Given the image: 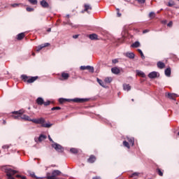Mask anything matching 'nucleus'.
<instances>
[{"instance_id": "11", "label": "nucleus", "mask_w": 179, "mask_h": 179, "mask_svg": "<svg viewBox=\"0 0 179 179\" xmlns=\"http://www.w3.org/2000/svg\"><path fill=\"white\" fill-rule=\"evenodd\" d=\"M40 3L42 8H50V4L45 0L41 1Z\"/></svg>"}, {"instance_id": "17", "label": "nucleus", "mask_w": 179, "mask_h": 179, "mask_svg": "<svg viewBox=\"0 0 179 179\" xmlns=\"http://www.w3.org/2000/svg\"><path fill=\"white\" fill-rule=\"evenodd\" d=\"M126 57H127V58H130L131 59H134L135 58V54H134V52H127L126 53Z\"/></svg>"}, {"instance_id": "47", "label": "nucleus", "mask_w": 179, "mask_h": 179, "mask_svg": "<svg viewBox=\"0 0 179 179\" xmlns=\"http://www.w3.org/2000/svg\"><path fill=\"white\" fill-rule=\"evenodd\" d=\"M12 6H13V8H16V6H19V4L18 3H14V4H12Z\"/></svg>"}, {"instance_id": "43", "label": "nucleus", "mask_w": 179, "mask_h": 179, "mask_svg": "<svg viewBox=\"0 0 179 179\" xmlns=\"http://www.w3.org/2000/svg\"><path fill=\"white\" fill-rule=\"evenodd\" d=\"M136 176H139V173L135 172V173H132V175L130 177H135Z\"/></svg>"}, {"instance_id": "41", "label": "nucleus", "mask_w": 179, "mask_h": 179, "mask_svg": "<svg viewBox=\"0 0 179 179\" xmlns=\"http://www.w3.org/2000/svg\"><path fill=\"white\" fill-rule=\"evenodd\" d=\"M2 148L3 149H9V148H10V145H3Z\"/></svg>"}, {"instance_id": "3", "label": "nucleus", "mask_w": 179, "mask_h": 179, "mask_svg": "<svg viewBox=\"0 0 179 179\" xmlns=\"http://www.w3.org/2000/svg\"><path fill=\"white\" fill-rule=\"evenodd\" d=\"M21 78L22 80H24V82H27V83H33L36 82V79H38V76L30 77V76H27V75H22Z\"/></svg>"}, {"instance_id": "7", "label": "nucleus", "mask_w": 179, "mask_h": 179, "mask_svg": "<svg viewBox=\"0 0 179 179\" xmlns=\"http://www.w3.org/2000/svg\"><path fill=\"white\" fill-rule=\"evenodd\" d=\"M48 46H50V43H46L45 44L38 45V47H36V50L37 52H38L39 51H41V50H43V48H45V47H48Z\"/></svg>"}, {"instance_id": "27", "label": "nucleus", "mask_w": 179, "mask_h": 179, "mask_svg": "<svg viewBox=\"0 0 179 179\" xmlns=\"http://www.w3.org/2000/svg\"><path fill=\"white\" fill-rule=\"evenodd\" d=\"M156 171L157 174L159 176V177H163V173H164V171H162V169L157 168Z\"/></svg>"}, {"instance_id": "39", "label": "nucleus", "mask_w": 179, "mask_h": 179, "mask_svg": "<svg viewBox=\"0 0 179 179\" xmlns=\"http://www.w3.org/2000/svg\"><path fill=\"white\" fill-rule=\"evenodd\" d=\"M17 178L27 179L26 176H22L20 175L16 176Z\"/></svg>"}, {"instance_id": "21", "label": "nucleus", "mask_w": 179, "mask_h": 179, "mask_svg": "<svg viewBox=\"0 0 179 179\" xmlns=\"http://www.w3.org/2000/svg\"><path fill=\"white\" fill-rule=\"evenodd\" d=\"M136 73L138 75V76H141V78H145L146 75H145V73H143V71H141L139 70L136 71Z\"/></svg>"}, {"instance_id": "29", "label": "nucleus", "mask_w": 179, "mask_h": 179, "mask_svg": "<svg viewBox=\"0 0 179 179\" xmlns=\"http://www.w3.org/2000/svg\"><path fill=\"white\" fill-rule=\"evenodd\" d=\"M104 82L106 83H111V82H113V78L111 77H106L104 80Z\"/></svg>"}, {"instance_id": "49", "label": "nucleus", "mask_w": 179, "mask_h": 179, "mask_svg": "<svg viewBox=\"0 0 179 179\" xmlns=\"http://www.w3.org/2000/svg\"><path fill=\"white\" fill-rule=\"evenodd\" d=\"M143 34H146V33H149V30L148 29H145L143 31Z\"/></svg>"}, {"instance_id": "1", "label": "nucleus", "mask_w": 179, "mask_h": 179, "mask_svg": "<svg viewBox=\"0 0 179 179\" xmlns=\"http://www.w3.org/2000/svg\"><path fill=\"white\" fill-rule=\"evenodd\" d=\"M14 114L12 117L14 120H24L25 121H30L34 122V124H39L43 128H51L52 127V124L48 122L45 123V120L43 117L38 118V119H31L28 115H24V110L21 109L18 111L13 112Z\"/></svg>"}, {"instance_id": "2", "label": "nucleus", "mask_w": 179, "mask_h": 179, "mask_svg": "<svg viewBox=\"0 0 179 179\" xmlns=\"http://www.w3.org/2000/svg\"><path fill=\"white\" fill-rule=\"evenodd\" d=\"M2 171L6 173L7 179H15L13 178V176L17 173L16 170H13L10 169L9 166H3L2 167Z\"/></svg>"}, {"instance_id": "60", "label": "nucleus", "mask_w": 179, "mask_h": 179, "mask_svg": "<svg viewBox=\"0 0 179 179\" xmlns=\"http://www.w3.org/2000/svg\"><path fill=\"white\" fill-rule=\"evenodd\" d=\"M178 1H179V0H178Z\"/></svg>"}, {"instance_id": "30", "label": "nucleus", "mask_w": 179, "mask_h": 179, "mask_svg": "<svg viewBox=\"0 0 179 179\" xmlns=\"http://www.w3.org/2000/svg\"><path fill=\"white\" fill-rule=\"evenodd\" d=\"M63 24L65 26L66 24H69V26H73V24L71 22V20L69 19H67L66 21L63 22Z\"/></svg>"}, {"instance_id": "59", "label": "nucleus", "mask_w": 179, "mask_h": 179, "mask_svg": "<svg viewBox=\"0 0 179 179\" xmlns=\"http://www.w3.org/2000/svg\"><path fill=\"white\" fill-rule=\"evenodd\" d=\"M0 153H1V151H0Z\"/></svg>"}, {"instance_id": "23", "label": "nucleus", "mask_w": 179, "mask_h": 179, "mask_svg": "<svg viewBox=\"0 0 179 179\" xmlns=\"http://www.w3.org/2000/svg\"><path fill=\"white\" fill-rule=\"evenodd\" d=\"M123 89L124 90L129 92V90H131V86L129 84H124L123 85Z\"/></svg>"}, {"instance_id": "36", "label": "nucleus", "mask_w": 179, "mask_h": 179, "mask_svg": "<svg viewBox=\"0 0 179 179\" xmlns=\"http://www.w3.org/2000/svg\"><path fill=\"white\" fill-rule=\"evenodd\" d=\"M174 5H176V3L173 1H169L168 3L169 7L174 6Z\"/></svg>"}, {"instance_id": "6", "label": "nucleus", "mask_w": 179, "mask_h": 179, "mask_svg": "<svg viewBox=\"0 0 179 179\" xmlns=\"http://www.w3.org/2000/svg\"><path fill=\"white\" fill-rule=\"evenodd\" d=\"M80 69H81V71H89V72H91L92 73H93V72H94V68L92 66H81L80 67Z\"/></svg>"}, {"instance_id": "51", "label": "nucleus", "mask_w": 179, "mask_h": 179, "mask_svg": "<svg viewBox=\"0 0 179 179\" xmlns=\"http://www.w3.org/2000/svg\"><path fill=\"white\" fill-rule=\"evenodd\" d=\"M48 138H49V141H50V142L54 143V141H52V138H51V136H48Z\"/></svg>"}, {"instance_id": "22", "label": "nucleus", "mask_w": 179, "mask_h": 179, "mask_svg": "<svg viewBox=\"0 0 179 179\" xmlns=\"http://www.w3.org/2000/svg\"><path fill=\"white\" fill-rule=\"evenodd\" d=\"M165 75L166 76H170L171 75V69L170 67L165 70Z\"/></svg>"}, {"instance_id": "26", "label": "nucleus", "mask_w": 179, "mask_h": 179, "mask_svg": "<svg viewBox=\"0 0 179 179\" xmlns=\"http://www.w3.org/2000/svg\"><path fill=\"white\" fill-rule=\"evenodd\" d=\"M123 146H124V148H127V149H131V145L127 141H123Z\"/></svg>"}, {"instance_id": "34", "label": "nucleus", "mask_w": 179, "mask_h": 179, "mask_svg": "<svg viewBox=\"0 0 179 179\" xmlns=\"http://www.w3.org/2000/svg\"><path fill=\"white\" fill-rule=\"evenodd\" d=\"M137 51L138 52H139L142 59H145V55H143V52H142V50L141 49H138Z\"/></svg>"}, {"instance_id": "38", "label": "nucleus", "mask_w": 179, "mask_h": 179, "mask_svg": "<svg viewBox=\"0 0 179 179\" xmlns=\"http://www.w3.org/2000/svg\"><path fill=\"white\" fill-rule=\"evenodd\" d=\"M52 111H55V110H61V107L55 106L51 108Z\"/></svg>"}, {"instance_id": "8", "label": "nucleus", "mask_w": 179, "mask_h": 179, "mask_svg": "<svg viewBox=\"0 0 179 179\" xmlns=\"http://www.w3.org/2000/svg\"><path fill=\"white\" fill-rule=\"evenodd\" d=\"M73 101H75V103H86L87 101H89V99L76 98L73 99Z\"/></svg>"}, {"instance_id": "13", "label": "nucleus", "mask_w": 179, "mask_h": 179, "mask_svg": "<svg viewBox=\"0 0 179 179\" xmlns=\"http://www.w3.org/2000/svg\"><path fill=\"white\" fill-rule=\"evenodd\" d=\"M127 141H128V143L130 144V146H134L135 143V138L133 137H127Z\"/></svg>"}, {"instance_id": "40", "label": "nucleus", "mask_w": 179, "mask_h": 179, "mask_svg": "<svg viewBox=\"0 0 179 179\" xmlns=\"http://www.w3.org/2000/svg\"><path fill=\"white\" fill-rule=\"evenodd\" d=\"M50 103H51V101H48L46 102L43 101V105L44 106H50Z\"/></svg>"}, {"instance_id": "57", "label": "nucleus", "mask_w": 179, "mask_h": 179, "mask_svg": "<svg viewBox=\"0 0 179 179\" xmlns=\"http://www.w3.org/2000/svg\"><path fill=\"white\" fill-rule=\"evenodd\" d=\"M131 101H135V100L134 99H131Z\"/></svg>"}, {"instance_id": "18", "label": "nucleus", "mask_w": 179, "mask_h": 179, "mask_svg": "<svg viewBox=\"0 0 179 179\" xmlns=\"http://www.w3.org/2000/svg\"><path fill=\"white\" fill-rule=\"evenodd\" d=\"M157 67L159 68V69H163L164 68L166 67V64L162 62H158L157 64Z\"/></svg>"}, {"instance_id": "56", "label": "nucleus", "mask_w": 179, "mask_h": 179, "mask_svg": "<svg viewBox=\"0 0 179 179\" xmlns=\"http://www.w3.org/2000/svg\"><path fill=\"white\" fill-rule=\"evenodd\" d=\"M48 31H51V29H48Z\"/></svg>"}, {"instance_id": "10", "label": "nucleus", "mask_w": 179, "mask_h": 179, "mask_svg": "<svg viewBox=\"0 0 179 179\" xmlns=\"http://www.w3.org/2000/svg\"><path fill=\"white\" fill-rule=\"evenodd\" d=\"M111 72L115 75H118L119 73H120L121 70L118 67H113L111 69Z\"/></svg>"}, {"instance_id": "45", "label": "nucleus", "mask_w": 179, "mask_h": 179, "mask_svg": "<svg viewBox=\"0 0 179 179\" xmlns=\"http://www.w3.org/2000/svg\"><path fill=\"white\" fill-rule=\"evenodd\" d=\"M138 3H145L146 0H137Z\"/></svg>"}, {"instance_id": "32", "label": "nucleus", "mask_w": 179, "mask_h": 179, "mask_svg": "<svg viewBox=\"0 0 179 179\" xmlns=\"http://www.w3.org/2000/svg\"><path fill=\"white\" fill-rule=\"evenodd\" d=\"M148 16L150 19H155V17H156V13H155V12H151L149 13Z\"/></svg>"}, {"instance_id": "9", "label": "nucleus", "mask_w": 179, "mask_h": 179, "mask_svg": "<svg viewBox=\"0 0 179 179\" xmlns=\"http://www.w3.org/2000/svg\"><path fill=\"white\" fill-rule=\"evenodd\" d=\"M69 78V73L63 72L62 73V78H59L60 80H68Z\"/></svg>"}, {"instance_id": "55", "label": "nucleus", "mask_w": 179, "mask_h": 179, "mask_svg": "<svg viewBox=\"0 0 179 179\" xmlns=\"http://www.w3.org/2000/svg\"><path fill=\"white\" fill-rule=\"evenodd\" d=\"M32 55H33V57H34L36 55V53L32 52Z\"/></svg>"}, {"instance_id": "15", "label": "nucleus", "mask_w": 179, "mask_h": 179, "mask_svg": "<svg viewBox=\"0 0 179 179\" xmlns=\"http://www.w3.org/2000/svg\"><path fill=\"white\" fill-rule=\"evenodd\" d=\"M36 103L38 106H43V104L44 103V99H43V98L41 97H38L36 99Z\"/></svg>"}, {"instance_id": "37", "label": "nucleus", "mask_w": 179, "mask_h": 179, "mask_svg": "<svg viewBox=\"0 0 179 179\" xmlns=\"http://www.w3.org/2000/svg\"><path fill=\"white\" fill-rule=\"evenodd\" d=\"M27 12H34V8H30V7H27Z\"/></svg>"}, {"instance_id": "24", "label": "nucleus", "mask_w": 179, "mask_h": 179, "mask_svg": "<svg viewBox=\"0 0 179 179\" xmlns=\"http://www.w3.org/2000/svg\"><path fill=\"white\" fill-rule=\"evenodd\" d=\"M45 139H47V136L41 134L39 137H38V141L39 142H43V141H45Z\"/></svg>"}, {"instance_id": "35", "label": "nucleus", "mask_w": 179, "mask_h": 179, "mask_svg": "<svg viewBox=\"0 0 179 179\" xmlns=\"http://www.w3.org/2000/svg\"><path fill=\"white\" fill-rule=\"evenodd\" d=\"M29 2H30V3H31V5H37L38 1L37 0H28Z\"/></svg>"}, {"instance_id": "52", "label": "nucleus", "mask_w": 179, "mask_h": 179, "mask_svg": "<svg viewBox=\"0 0 179 179\" xmlns=\"http://www.w3.org/2000/svg\"><path fill=\"white\" fill-rule=\"evenodd\" d=\"M92 179H101V178L99 176H95Z\"/></svg>"}, {"instance_id": "25", "label": "nucleus", "mask_w": 179, "mask_h": 179, "mask_svg": "<svg viewBox=\"0 0 179 179\" xmlns=\"http://www.w3.org/2000/svg\"><path fill=\"white\" fill-rule=\"evenodd\" d=\"M23 38H24V33L19 34L17 36V39L19 40V41L23 40Z\"/></svg>"}, {"instance_id": "20", "label": "nucleus", "mask_w": 179, "mask_h": 179, "mask_svg": "<svg viewBox=\"0 0 179 179\" xmlns=\"http://www.w3.org/2000/svg\"><path fill=\"white\" fill-rule=\"evenodd\" d=\"M141 46V43H139V41H136L134 43L131 45V47L132 48H138V47Z\"/></svg>"}, {"instance_id": "33", "label": "nucleus", "mask_w": 179, "mask_h": 179, "mask_svg": "<svg viewBox=\"0 0 179 179\" xmlns=\"http://www.w3.org/2000/svg\"><path fill=\"white\" fill-rule=\"evenodd\" d=\"M97 82L98 83H99L100 86H102V87H104L106 86V85L104 84V82H103V80L97 78Z\"/></svg>"}, {"instance_id": "58", "label": "nucleus", "mask_w": 179, "mask_h": 179, "mask_svg": "<svg viewBox=\"0 0 179 179\" xmlns=\"http://www.w3.org/2000/svg\"><path fill=\"white\" fill-rule=\"evenodd\" d=\"M178 136H179V131H178Z\"/></svg>"}, {"instance_id": "19", "label": "nucleus", "mask_w": 179, "mask_h": 179, "mask_svg": "<svg viewBox=\"0 0 179 179\" xmlns=\"http://www.w3.org/2000/svg\"><path fill=\"white\" fill-rule=\"evenodd\" d=\"M84 8L85 12H89V10H92V6H90V4H85Z\"/></svg>"}, {"instance_id": "12", "label": "nucleus", "mask_w": 179, "mask_h": 179, "mask_svg": "<svg viewBox=\"0 0 179 179\" xmlns=\"http://www.w3.org/2000/svg\"><path fill=\"white\" fill-rule=\"evenodd\" d=\"M148 78L150 79H155V78H157V72L152 71L148 74Z\"/></svg>"}, {"instance_id": "28", "label": "nucleus", "mask_w": 179, "mask_h": 179, "mask_svg": "<svg viewBox=\"0 0 179 179\" xmlns=\"http://www.w3.org/2000/svg\"><path fill=\"white\" fill-rule=\"evenodd\" d=\"M168 97H169V99H171L172 100H174V99H176L177 97V94L169 93Z\"/></svg>"}, {"instance_id": "14", "label": "nucleus", "mask_w": 179, "mask_h": 179, "mask_svg": "<svg viewBox=\"0 0 179 179\" xmlns=\"http://www.w3.org/2000/svg\"><path fill=\"white\" fill-rule=\"evenodd\" d=\"M96 158L94 155H90V157L87 159L88 163H94L96 162Z\"/></svg>"}, {"instance_id": "16", "label": "nucleus", "mask_w": 179, "mask_h": 179, "mask_svg": "<svg viewBox=\"0 0 179 179\" xmlns=\"http://www.w3.org/2000/svg\"><path fill=\"white\" fill-rule=\"evenodd\" d=\"M99 36H97V34H92L89 35V38H90V40H99Z\"/></svg>"}, {"instance_id": "53", "label": "nucleus", "mask_w": 179, "mask_h": 179, "mask_svg": "<svg viewBox=\"0 0 179 179\" xmlns=\"http://www.w3.org/2000/svg\"><path fill=\"white\" fill-rule=\"evenodd\" d=\"M3 124L6 125V120H3Z\"/></svg>"}, {"instance_id": "44", "label": "nucleus", "mask_w": 179, "mask_h": 179, "mask_svg": "<svg viewBox=\"0 0 179 179\" xmlns=\"http://www.w3.org/2000/svg\"><path fill=\"white\" fill-rule=\"evenodd\" d=\"M116 10H117V15L118 17H120L121 13H120V10L118 8H117Z\"/></svg>"}, {"instance_id": "54", "label": "nucleus", "mask_w": 179, "mask_h": 179, "mask_svg": "<svg viewBox=\"0 0 179 179\" xmlns=\"http://www.w3.org/2000/svg\"><path fill=\"white\" fill-rule=\"evenodd\" d=\"M66 17L67 19H69V15H66Z\"/></svg>"}, {"instance_id": "31", "label": "nucleus", "mask_w": 179, "mask_h": 179, "mask_svg": "<svg viewBox=\"0 0 179 179\" xmlns=\"http://www.w3.org/2000/svg\"><path fill=\"white\" fill-rule=\"evenodd\" d=\"M70 152H71V153H73V155H78V153L79 152V151L76 148H71L70 150Z\"/></svg>"}, {"instance_id": "48", "label": "nucleus", "mask_w": 179, "mask_h": 179, "mask_svg": "<svg viewBox=\"0 0 179 179\" xmlns=\"http://www.w3.org/2000/svg\"><path fill=\"white\" fill-rule=\"evenodd\" d=\"M117 62H118V60L117 59L113 60V64H117Z\"/></svg>"}, {"instance_id": "42", "label": "nucleus", "mask_w": 179, "mask_h": 179, "mask_svg": "<svg viewBox=\"0 0 179 179\" xmlns=\"http://www.w3.org/2000/svg\"><path fill=\"white\" fill-rule=\"evenodd\" d=\"M59 103H65V101H66V99H60L59 100Z\"/></svg>"}, {"instance_id": "5", "label": "nucleus", "mask_w": 179, "mask_h": 179, "mask_svg": "<svg viewBox=\"0 0 179 179\" xmlns=\"http://www.w3.org/2000/svg\"><path fill=\"white\" fill-rule=\"evenodd\" d=\"M60 174H61V171L58 170H55L53 171L52 176L48 177V179H58L57 176H60Z\"/></svg>"}, {"instance_id": "50", "label": "nucleus", "mask_w": 179, "mask_h": 179, "mask_svg": "<svg viewBox=\"0 0 179 179\" xmlns=\"http://www.w3.org/2000/svg\"><path fill=\"white\" fill-rule=\"evenodd\" d=\"M78 37H79V35L78 34L73 36V38H78Z\"/></svg>"}, {"instance_id": "46", "label": "nucleus", "mask_w": 179, "mask_h": 179, "mask_svg": "<svg viewBox=\"0 0 179 179\" xmlns=\"http://www.w3.org/2000/svg\"><path fill=\"white\" fill-rule=\"evenodd\" d=\"M167 26L169 27H171V26H173V22H169V23H168V24H167Z\"/></svg>"}, {"instance_id": "4", "label": "nucleus", "mask_w": 179, "mask_h": 179, "mask_svg": "<svg viewBox=\"0 0 179 179\" xmlns=\"http://www.w3.org/2000/svg\"><path fill=\"white\" fill-rule=\"evenodd\" d=\"M52 147H53L54 149H55V150L59 153H62V152H64V148L62 147V145L57 143L52 144Z\"/></svg>"}]
</instances>
